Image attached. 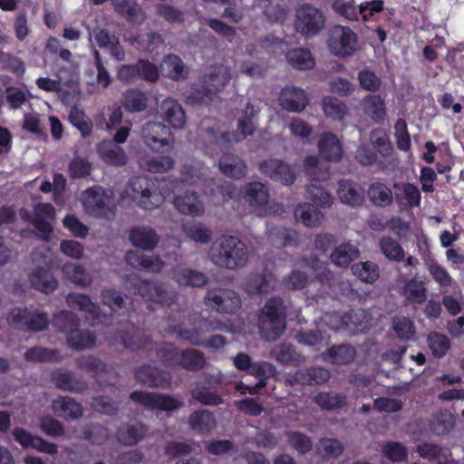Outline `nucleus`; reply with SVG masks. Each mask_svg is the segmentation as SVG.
Segmentation results:
<instances>
[{
  "label": "nucleus",
  "instance_id": "nucleus-1",
  "mask_svg": "<svg viewBox=\"0 0 464 464\" xmlns=\"http://www.w3.org/2000/svg\"><path fill=\"white\" fill-rule=\"evenodd\" d=\"M208 256L217 266L236 270L247 264L249 252L246 244L238 237L222 236L212 244Z\"/></svg>",
  "mask_w": 464,
  "mask_h": 464
},
{
  "label": "nucleus",
  "instance_id": "nucleus-2",
  "mask_svg": "<svg viewBox=\"0 0 464 464\" xmlns=\"http://www.w3.org/2000/svg\"><path fill=\"white\" fill-rule=\"evenodd\" d=\"M286 306L277 296L268 299L258 313L257 327L265 341L277 340L285 329Z\"/></svg>",
  "mask_w": 464,
  "mask_h": 464
},
{
  "label": "nucleus",
  "instance_id": "nucleus-3",
  "mask_svg": "<svg viewBox=\"0 0 464 464\" xmlns=\"http://www.w3.org/2000/svg\"><path fill=\"white\" fill-rule=\"evenodd\" d=\"M230 80L231 71L227 66L224 64L211 66L208 73L205 75L201 86L188 96V102L191 105L208 103Z\"/></svg>",
  "mask_w": 464,
  "mask_h": 464
},
{
  "label": "nucleus",
  "instance_id": "nucleus-4",
  "mask_svg": "<svg viewBox=\"0 0 464 464\" xmlns=\"http://www.w3.org/2000/svg\"><path fill=\"white\" fill-rule=\"evenodd\" d=\"M112 191L102 187L88 188L82 194L85 211L96 218H111L114 216Z\"/></svg>",
  "mask_w": 464,
  "mask_h": 464
},
{
  "label": "nucleus",
  "instance_id": "nucleus-5",
  "mask_svg": "<svg viewBox=\"0 0 464 464\" xmlns=\"http://www.w3.org/2000/svg\"><path fill=\"white\" fill-rule=\"evenodd\" d=\"M325 18L318 8L303 4L295 10V29L305 38L319 34L324 27Z\"/></svg>",
  "mask_w": 464,
  "mask_h": 464
},
{
  "label": "nucleus",
  "instance_id": "nucleus-6",
  "mask_svg": "<svg viewBox=\"0 0 464 464\" xmlns=\"http://www.w3.org/2000/svg\"><path fill=\"white\" fill-rule=\"evenodd\" d=\"M153 184L144 177H135L129 182L128 194L144 209H152L161 203V196L154 189Z\"/></svg>",
  "mask_w": 464,
  "mask_h": 464
},
{
  "label": "nucleus",
  "instance_id": "nucleus-7",
  "mask_svg": "<svg viewBox=\"0 0 464 464\" xmlns=\"http://www.w3.org/2000/svg\"><path fill=\"white\" fill-rule=\"evenodd\" d=\"M130 398L140 405L151 410L157 409L166 412L178 411L183 407V401L169 394L149 392L143 391L132 392Z\"/></svg>",
  "mask_w": 464,
  "mask_h": 464
},
{
  "label": "nucleus",
  "instance_id": "nucleus-8",
  "mask_svg": "<svg viewBox=\"0 0 464 464\" xmlns=\"http://www.w3.org/2000/svg\"><path fill=\"white\" fill-rule=\"evenodd\" d=\"M328 47L337 56H348L355 51L356 35L351 29L335 25L329 31Z\"/></svg>",
  "mask_w": 464,
  "mask_h": 464
},
{
  "label": "nucleus",
  "instance_id": "nucleus-9",
  "mask_svg": "<svg viewBox=\"0 0 464 464\" xmlns=\"http://www.w3.org/2000/svg\"><path fill=\"white\" fill-rule=\"evenodd\" d=\"M204 301L206 305L222 313H234L241 305L239 295L231 289H208Z\"/></svg>",
  "mask_w": 464,
  "mask_h": 464
},
{
  "label": "nucleus",
  "instance_id": "nucleus-10",
  "mask_svg": "<svg viewBox=\"0 0 464 464\" xmlns=\"http://www.w3.org/2000/svg\"><path fill=\"white\" fill-rule=\"evenodd\" d=\"M210 141L217 144L220 149H227L232 143H237L255 131V125L250 121H242L237 125L234 132H218L214 128L204 130Z\"/></svg>",
  "mask_w": 464,
  "mask_h": 464
},
{
  "label": "nucleus",
  "instance_id": "nucleus-11",
  "mask_svg": "<svg viewBox=\"0 0 464 464\" xmlns=\"http://www.w3.org/2000/svg\"><path fill=\"white\" fill-rule=\"evenodd\" d=\"M258 169L265 176L284 185H292L296 179L293 169L278 159L262 160L258 163Z\"/></svg>",
  "mask_w": 464,
  "mask_h": 464
},
{
  "label": "nucleus",
  "instance_id": "nucleus-12",
  "mask_svg": "<svg viewBox=\"0 0 464 464\" xmlns=\"http://www.w3.org/2000/svg\"><path fill=\"white\" fill-rule=\"evenodd\" d=\"M136 380L150 388H168L171 382V374L157 366L142 364L135 372Z\"/></svg>",
  "mask_w": 464,
  "mask_h": 464
},
{
  "label": "nucleus",
  "instance_id": "nucleus-13",
  "mask_svg": "<svg viewBox=\"0 0 464 464\" xmlns=\"http://www.w3.org/2000/svg\"><path fill=\"white\" fill-rule=\"evenodd\" d=\"M336 195L339 201L350 208H359L364 202V191L353 180L342 179L337 182Z\"/></svg>",
  "mask_w": 464,
  "mask_h": 464
},
{
  "label": "nucleus",
  "instance_id": "nucleus-14",
  "mask_svg": "<svg viewBox=\"0 0 464 464\" xmlns=\"http://www.w3.org/2000/svg\"><path fill=\"white\" fill-rule=\"evenodd\" d=\"M55 214L53 207L49 203H38L34 206L33 225L38 232V237L44 240H49L53 232L52 223Z\"/></svg>",
  "mask_w": 464,
  "mask_h": 464
},
{
  "label": "nucleus",
  "instance_id": "nucleus-15",
  "mask_svg": "<svg viewBox=\"0 0 464 464\" xmlns=\"http://www.w3.org/2000/svg\"><path fill=\"white\" fill-rule=\"evenodd\" d=\"M129 241L138 248L152 251L160 242V236L150 226H134L129 231Z\"/></svg>",
  "mask_w": 464,
  "mask_h": 464
},
{
  "label": "nucleus",
  "instance_id": "nucleus-16",
  "mask_svg": "<svg viewBox=\"0 0 464 464\" xmlns=\"http://www.w3.org/2000/svg\"><path fill=\"white\" fill-rule=\"evenodd\" d=\"M169 130L162 123L150 121L142 126L141 135L145 143L153 150H160L170 143Z\"/></svg>",
  "mask_w": 464,
  "mask_h": 464
},
{
  "label": "nucleus",
  "instance_id": "nucleus-17",
  "mask_svg": "<svg viewBox=\"0 0 464 464\" xmlns=\"http://www.w3.org/2000/svg\"><path fill=\"white\" fill-rule=\"evenodd\" d=\"M52 382L60 390L80 393L88 389V382L81 376L62 369L52 373Z\"/></svg>",
  "mask_w": 464,
  "mask_h": 464
},
{
  "label": "nucleus",
  "instance_id": "nucleus-18",
  "mask_svg": "<svg viewBox=\"0 0 464 464\" xmlns=\"http://www.w3.org/2000/svg\"><path fill=\"white\" fill-rule=\"evenodd\" d=\"M144 300L162 306L170 307L178 302V294L170 289L167 284L160 280H154L151 281Z\"/></svg>",
  "mask_w": 464,
  "mask_h": 464
},
{
  "label": "nucleus",
  "instance_id": "nucleus-19",
  "mask_svg": "<svg viewBox=\"0 0 464 464\" xmlns=\"http://www.w3.org/2000/svg\"><path fill=\"white\" fill-rule=\"evenodd\" d=\"M331 378L328 369L322 366H311L295 372L293 379L301 385L315 386L326 383Z\"/></svg>",
  "mask_w": 464,
  "mask_h": 464
},
{
  "label": "nucleus",
  "instance_id": "nucleus-20",
  "mask_svg": "<svg viewBox=\"0 0 464 464\" xmlns=\"http://www.w3.org/2000/svg\"><path fill=\"white\" fill-rule=\"evenodd\" d=\"M360 256L359 248L351 242H343L335 246L332 250L329 260L339 268H348L352 266L353 261Z\"/></svg>",
  "mask_w": 464,
  "mask_h": 464
},
{
  "label": "nucleus",
  "instance_id": "nucleus-21",
  "mask_svg": "<svg viewBox=\"0 0 464 464\" xmlns=\"http://www.w3.org/2000/svg\"><path fill=\"white\" fill-rule=\"evenodd\" d=\"M312 401L322 411H338L348 404L347 396L343 392L321 391L312 397Z\"/></svg>",
  "mask_w": 464,
  "mask_h": 464
},
{
  "label": "nucleus",
  "instance_id": "nucleus-22",
  "mask_svg": "<svg viewBox=\"0 0 464 464\" xmlns=\"http://www.w3.org/2000/svg\"><path fill=\"white\" fill-rule=\"evenodd\" d=\"M279 103L286 111L298 112L306 107L308 100L303 90L286 87L280 93Z\"/></svg>",
  "mask_w": 464,
  "mask_h": 464
},
{
  "label": "nucleus",
  "instance_id": "nucleus-23",
  "mask_svg": "<svg viewBox=\"0 0 464 464\" xmlns=\"http://www.w3.org/2000/svg\"><path fill=\"white\" fill-rule=\"evenodd\" d=\"M160 115L164 121L175 129H182L186 122L185 111L181 105L171 98H167L160 104Z\"/></svg>",
  "mask_w": 464,
  "mask_h": 464
},
{
  "label": "nucleus",
  "instance_id": "nucleus-24",
  "mask_svg": "<svg viewBox=\"0 0 464 464\" xmlns=\"http://www.w3.org/2000/svg\"><path fill=\"white\" fill-rule=\"evenodd\" d=\"M52 410L57 416L64 419L77 420L83 415L82 405L68 396H61L53 400Z\"/></svg>",
  "mask_w": 464,
  "mask_h": 464
},
{
  "label": "nucleus",
  "instance_id": "nucleus-25",
  "mask_svg": "<svg viewBox=\"0 0 464 464\" xmlns=\"http://www.w3.org/2000/svg\"><path fill=\"white\" fill-rule=\"evenodd\" d=\"M204 191L217 205L223 204L233 198L235 188L231 183L213 179L205 180Z\"/></svg>",
  "mask_w": 464,
  "mask_h": 464
},
{
  "label": "nucleus",
  "instance_id": "nucleus-26",
  "mask_svg": "<svg viewBox=\"0 0 464 464\" xmlns=\"http://www.w3.org/2000/svg\"><path fill=\"white\" fill-rule=\"evenodd\" d=\"M220 172L227 178L240 179L246 175V165L234 154H224L218 160Z\"/></svg>",
  "mask_w": 464,
  "mask_h": 464
},
{
  "label": "nucleus",
  "instance_id": "nucleus-27",
  "mask_svg": "<svg viewBox=\"0 0 464 464\" xmlns=\"http://www.w3.org/2000/svg\"><path fill=\"white\" fill-rule=\"evenodd\" d=\"M270 354L272 358L284 365L299 366L306 361L304 355L298 353L293 345L285 343L275 345Z\"/></svg>",
  "mask_w": 464,
  "mask_h": 464
},
{
  "label": "nucleus",
  "instance_id": "nucleus-28",
  "mask_svg": "<svg viewBox=\"0 0 464 464\" xmlns=\"http://www.w3.org/2000/svg\"><path fill=\"white\" fill-rule=\"evenodd\" d=\"M28 280L32 287L44 294L53 292L58 285L51 271L43 267L33 269L28 275Z\"/></svg>",
  "mask_w": 464,
  "mask_h": 464
},
{
  "label": "nucleus",
  "instance_id": "nucleus-29",
  "mask_svg": "<svg viewBox=\"0 0 464 464\" xmlns=\"http://www.w3.org/2000/svg\"><path fill=\"white\" fill-rule=\"evenodd\" d=\"M94 39L101 48H108L111 54L119 62L125 59V53L118 37L111 34L107 29H96L93 31Z\"/></svg>",
  "mask_w": 464,
  "mask_h": 464
},
{
  "label": "nucleus",
  "instance_id": "nucleus-30",
  "mask_svg": "<svg viewBox=\"0 0 464 464\" xmlns=\"http://www.w3.org/2000/svg\"><path fill=\"white\" fill-rule=\"evenodd\" d=\"M175 208L182 214L198 216L204 212V206L194 191H187L176 196L173 200Z\"/></svg>",
  "mask_w": 464,
  "mask_h": 464
},
{
  "label": "nucleus",
  "instance_id": "nucleus-31",
  "mask_svg": "<svg viewBox=\"0 0 464 464\" xmlns=\"http://www.w3.org/2000/svg\"><path fill=\"white\" fill-rule=\"evenodd\" d=\"M161 74L173 81L183 80L187 77L188 70L181 59L175 54L166 55L160 63Z\"/></svg>",
  "mask_w": 464,
  "mask_h": 464
},
{
  "label": "nucleus",
  "instance_id": "nucleus-32",
  "mask_svg": "<svg viewBox=\"0 0 464 464\" xmlns=\"http://www.w3.org/2000/svg\"><path fill=\"white\" fill-rule=\"evenodd\" d=\"M276 280L271 274H251L245 283L246 291L250 294H267L275 287Z\"/></svg>",
  "mask_w": 464,
  "mask_h": 464
},
{
  "label": "nucleus",
  "instance_id": "nucleus-33",
  "mask_svg": "<svg viewBox=\"0 0 464 464\" xmlns=\"http://www.w3.org/2000/svg\"><path fill=\"white\" fill-rule=\"evenodd\" d=\"M75 363L77 368L86 372H91L96 379L111 372L106 363L94 355H82L75 360Z\"/></svg>",
  "mask_w": 464,
  "mask_h": 464
},
{
  "label": "nucleus",
  "instance_id": "nucleus-34",
  "mask_svg": "<svg viewBox=\"0 0 464 464\" xmlns=\"http://www.w3.org/2000/svg\"><path fill=\"white\" fill-rule=\"evenodd\" d=\"M115 12L131 23H142L146 16L134 0H112Z\"/></svg>",
  "mask_w": 464,
  "mask_h": 464
},
{
  "label": "nucleus",
  "instance_id": "nucleus-35",
  "mask_svg": "<svg viewBox=\"0 0 464 464\" xmlns=\"http://www.w3.org/2000/svg\"><path fill=\"white\" fill-rule=\"evenodd\" d=\"M324 356L333 364L345 365L354 361L356 351L349 344L334 345L324 353Z\"/></svg>",
  "mask_w": 464,
  "mask_h": 464
},
{
  "label": "nucleus",
  "instance_id": "nucleus-36",
  "mask_svg": "<svg viewBox=\"0 0 464 464\" xmlns=\"http://www.w3.org/2000/svg\"><path fill=\"white\" fill-rule=\"evenodd\" d=\"M319 151L328 160H338L343 150L337 137L330 132L324 133L318 142Z\"/></svg>",
  "mask_w": 464,
  "mask_h": 464
},
{
  "label": "nucleus",
  "instance_id": "nucleus-37",
  "mask_svg": "<svg viewBox=\"0 0 464 464\" xmlns=\"http://www.w3.org/2000/svg\"><path fill=\"white\" fill-rule=\"evenodd\" d=\"M101 157L109 164L122 166L127 163L125 151L112 141H102L98 145Z\"/></svg>",
  "mask_w": 464,
  "mask_h": 464
},
{
  "label": "nucleus",
  "instance_id": "nucleus-38",
  "mask_svg": "<svg viewBox=\"0 0 464 464\" xmlns=\"http://www.w3.org/2000/svg\"><path fill=\"white\" fill-rule=\"evenodd\" d=\"M287 63L297 70H311L315 65L314 58L307 48H294L286 53Z\"/></svg>",
  "mask_w": 464,
  "mask_h": 464
},
{
  "label": "nucleus",
  "instance_id": "nucleus-39",
  "mask_svg": "<svg viewBox=\"0 0 464 464\" xmlns=\"http://www.w3.org/2000/svg\"><path fill=\"white\" fill-rule=\"evenodd\" d=\"M295 216L305 226L311 227H319L324 219L322 211L308 203L298 205L295 209Z\"/></svg>",
  "mask_w": 464,
  "mask_h": 464
},
{
  "label": "nucleus",
  "instance_id": "nucleus-40",
  "mask_svg": "<svg viewBox=\"0 0 464 464\" xmlns=\"http://www.w3.org/2000/svg\"><path fill=\"white\" fill-rule=\"evenodd\" d=\"M147 427L141 422L123 425L118 430L119 440L125 445H134L142 440L147 432Z\"/></svg>",
  "mask_w": 464,
  "mask_h": 464
},
{
  "label": "nucleus",
  "instance_id": "nucleus-41",
  "mask_svg": "<svg viewBox=\"0 0 464 464\" xmlns=\"http://www.w3.org/2000/svg\"><path fill=\"white\" fill-rule=\"evenodd\" d=\"M244 198L250 205L262 207L268 202V189L264 183L257 181L250 182L245 186Z\"/></svg>",
  "mask_w": 464,
  "mask_h": 464
},
{
  "label": "nucleus",
  "instance_id": "nucleus-42",
  "mask_svg": "<svg viewBox=\"0 0 464 464\" xmlns=\"http://www.w3.org/2000/svg\"><path fill=\"white\" fill-rule=\"evenodd\" d=\"M206 363L207 361L202 352L192 348L180 351L179 366L182 369L190 372H198L205 367Z\"/></svg>",
  "mask_w": 464,
  "mask_h": 464
},
{
  "label": "nucleus",
  "instance_id": "nucleus-43",
  "mask_svg": "<svg viewBox=\"0 0 464 464\" xmlns=\"http://www.w3.org/2000/svg\"><path fill=\"white\" fill-rule=\"evenodd\" d=\"M455 427L453 414L447 411H440L432 415L430 421V429L436 435H446Z\"/></svg>",
  "mask_w": 464,
  "mask_h": 464
},
{
  "label": "nucleus",
  "instance_id": "nucleus-44",
  "mask_svg": "<svg viewBox=\"0 0 464 464\" xmlns=\"http://www.w3.org/2000/svg\"><path fill=\"white\" fill-rule=\"evenodd\" d=\"M188 424L193 430L205 433L215 429L217 422L213 413L207 410H199L190 414Z\"/></svg>",
  "mask_w": 464,
  "mask_h": 464
},
{
  "label": "nucleus",
  "instance_id": "nucleus-45",
  "mask_svg": "<svg viewBox=\"0 0 464 464\" xmlns=\"http://www.w3.org/2000/svg\"><path fill=\"white\" fill-rule=\"evenodd\" d=\"M351 270L353 276L362 282L372 284L380 276L379 266L371 261L358 262L352 265Z\"/></svg>",
  "mask_w": 464,
  "mask_h": 464
},
{
  "label": "nucleus",
  "instance_id": "nucleus-46",
  "mask_svg": "<svg viewBox=\"0 0 464 464\" xmlns=\"http://www.w3.org/2000/svg\"><path fill=\"white\" fill-rule=\"evenodd\" d=\"M67 342L75 350L91 349L96 345V336L90 331L80 330L77 327L67 335Z\"/></svg>",
  "mask_w": 464,
  "mask_h": 464
},
{
  "label": "nucleus",
  "instance_id": "nucleus-47",
  "mask_svg": "<svg viewBox=\"0 0 464 464\" xmlns=\"http://www.w3.org/2000/svg\"><path fill=\"white\" fill-rule=\"evenodd\" d=\"M148 98L138 89H130L123 93L122 105L130 112L143 111L147 108Z\"/></svg>",
  "mask_w": 464,
  "mask_h": 464
},
{
  "label": "nucleus",
  "instance_id": "nucleus-48",
  "mask_svg": "<svg viewBox=\"0 0 464 464\" xmlns=\"http://www.w3.org/2000/svg\"><path fill=\"white\" fill-rule=\"evenodd\" d=\"M24 357L31 362H60L62 360L57 350L45 347L30 348L24 353Z\"/></svg>",
  "mask_w": 464,
  "mask_h": 464
},
{
  "label": "nucleus",
  "instance_id": "nucleus-49",
  "mask_svg": "<svg viewBox=\"0 0 464 464\" xmlns=\"http://www.w3.org/2000/svg\"><path fill=\"white\" fill-rule=\"evenodd\" d=\"M175 279L179 285L193 287H202L208 283V277L200 271L193 269H181L175 273Z\"/></svg>",
  "mask_w": 464,
  "mask_h": 464
},
{
  "label": "nucleus",
  "instance_id": "nucleus-50",
  "mask_svg": "<svg viewBox=\"0 0 464 464\" xmlns=\"http://www.w3.org/2000/svg\"><path fill=\"white\" fill-rule=\"evenodd\" d=\"M370 201L378 207H386L392 202V190L382 183L372 184L367 191Z\"/></svg>",
  "mask_w": 464,
  "mask_h": 464
},
{
  "label": "nucleus",
  "instance_id": "nucleus-51",
  "mask_svg": "<svg viewBox=\"0 0 464 464\" xmlns=\"http://www.w3.org/2000/svg\"><path fill=\"white\" fill-rule=\"evenodd\" d=\"M328 169L316 156H308L304 160V172L314 180H325L328 178Z\"/></svg>",
  "mask_w": 464,
  "mask_h": 464
},
{
  "label": "nucleus",
  "instance_id": "nucleus-52",
  "mask_svg": "<svg viewBox=\"0 0 464 464\" xmlns=\"http://www.w3.org/2000/svg\"><path fill=\"white\" fill-rule=\"evenodd\" d=\"M306 198L313 201L316 207L323 208H331L334 201L330 192L317 185H309L306 187Z\"/></svg>",
  "mask_w": 464,
  "mask_h": 464
},
{
  "label": "nucleus",
  "instance_id": "nucleus-53",
  "mask_svg": "<svg viewBox=\"0 0 464 464\" xmlns=\"http://www.w3.org/2000/svg\"><path fill=\"white\" fill-rule=\"evenodd\" d=\"M118 338L122 344L132 351L139 350L146 347L150 343L149 336L140 331L133 330L132 332H121L118 334Z\"/></svg>",
  "mask_w": 464,
  "mask_h": 464
},
{
  "label": "nucleus",
  "instance_id": "nucleus-54",
  "mask_svg": "<svg viewBox=\"0 0 464 464\" xmlns=\"http://www.w3.org/2000/svg\"><path fill=\"white\" fill-rule=\"evenodd\" d=\"M122 281L127 290L134 295H140L143 299H145L151 283V281L141 278L136 274L123 276Z\"/></svg>",
  "mask_w": 464,
  "mask_h": 464
},
{
  "label": "nucleus",
  "instance_id": "nucleus-55",
  "mask_svg": "<svg viewBox=\"0 0 464 464\" xmlns=\"http://www.w3.org/2000/svg\"><path fill=\"white\" fill-rule=\"evenodd\" d=\"M364 111L374 121H383L386 115L385 105L378 95H369L364 100Z\"/></svg>",
  "mask_w": 464,
  "mask_h": 464
},
{
  "label": "nucleus",
  "instance_id": "nucleus-56",
  "mask_svg": "<svg viewBox=\"0 0 464 464\" xmlns=\"http://www.w3.org/2000/svg\"><path fill=\"white\" fill-rule=\"evenodd\" d=\"M379 246L383 255L390 260L401 262L405 257V253L400 244L392 237H382Z\"/></svg>",
  "mask_w": 464,
  "mask_h": 464
},
{
  "label": "nucleus",
  "instance_id": "nucleus-57",
  "mask_svg": "<svg viewBox=\"0 0 464 464\" xmlns=\"http://www.w3.org/2000/svg\"><path fill=\"white\" fill-rule=\"evenodd\" d=\"M53 324L62 332H65L69 334L71 331H74L78 327L79 319L72 312L62 311L55 314Z\"/></svg>",
  "mask_w": 464,
  "mask_h": 464
},
{
  "label": "nucleus",
  "instance_id": "nucleus-58",
  "mask_svg": "<svg viewBox=\"0 0 464 464\" xmlns=\"http://www.w3.org/2000/svg\"><path fill=\"white\" fill-rule=\"evenodd\" d=\"M287 442L300 454H305L312 450V441L308 436L299 431H287Z\"/></svg>",
  "mask_w": 464,
  "mask_h": 464
},
{
  "label": "nucleus",
  "instance_id": "nucleus-59",
  "mask_svg": "<svg viewBox=\"0 0 464 464\" xmlns=\"http://www.w3.org/2000/svg\"><path fill=\"white\" fill-rule=\"evenodd\" d=\"M67 278L76 285L86 286L91 283V277L85 269L78 265L67 264L63 266Z\"/></svg>",
  "mask_w": 464,
  "mask_h": 464
},
{
  "label": "nucleus",
  "instance_id": "nucleus-60",
  "mask_svg": "<svg viewBox=\"0 0 464 464\" xmlns=\"http://www.w3.org/2000/svg\"><path fill=\"white\" fill-rule=\"evenodd\" d=\"M66 302L71 308H78L90 314H96L98 309L90 297L83 294H69Z\"/></svg>",
  "mask_w": 464,
  "mask_h": 464
},
{
  "label": "nucleus",
  "instance_id": "nucleus-61",
  "mask_svg": "<svg viewBox=\"0 0 464 464\" xmlns=\"http://www.w3.org/2000/svg\"><path fill=\"white\" fill-rule=\"evenodd\" d=\"M324 114L334 120H342L346 112V106L336 98L326 97L323 100Z\"/></svg>",
  "mask_w": 464,
  "mask_h": 464
},
{
  "label": "nucleus",
  "instance_id": "nucleus-62",
  "mask_svg": "<svg viewBox=\"0 0 464 464\" xmlns=\"http://www.w3.org/2000/svg\"><path fill=\"white\" fill-rule=\"evenodd\" d=\"M404 295L411 302L422 304L426 298V288L421 282L416 280L409 281L404 287Z\"/></svg>",
  "mask_w": 464,
  "mask_h": 464
},
{
  "label": "nucleus",
  "instance_id": "nucleus-63",
  "mask_svg": "<svg viewBox=\"0 0 464 464\" xmlns=\"http://www.w3.org/2000/svg\"><path fill=\"white\" fill-rule=\"evenodd\" d=\"M69 120L71 123L81 131L82 136L85 137L91 133L92 127V121L86 117L82 111L77 108H72Z\"/></svg>",
  "mask_w": 464,
  "mask_h": 464
},
{
  "label": "nucleus",
  "instance_id": "nucleus-64",
  "mask_svg": "<svg viewBox=\"0 0 464 464\" xmlns=\"http://www.w3.org/2000/svg\"><path fill=\"white\" fill-rule=\"evenodd\" d=\"M158 357L166 366L179 365L180 351L170 343H166L158 349Z\"/></svg>",
  "mask_w": 464,
  "mask_h": 464
}]
</instances>
